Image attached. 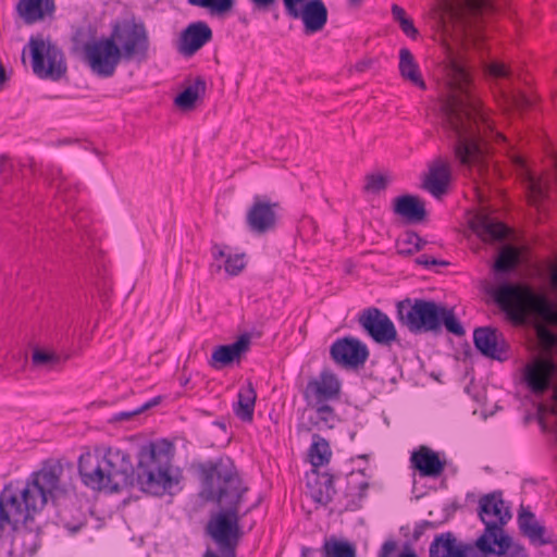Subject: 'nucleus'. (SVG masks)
Instances as JSON below:
<instances>
[{
    "label": "nucleus",
    "mask_w": 557,
    "mask_h": 557,
    "mask_svg": "<svg viewBox=\"0 0 557 557\" xmlns=\"http://www.w3.org/2000/svg\"><path fill=\"white\" fill-rule=\"evenodd\" d=\"M255 508V506L248 508L245 512H244V516L247 515L248 512H250L252 509Z\"/></svg>",
    "instance_id": "nucleus-59"
},
{
    "label": "nucleus",
    "mask_w": 557,
    "mask_h": 557,
    "mask_svg": "<svg viewBox=\"0 0 557 557\" xmlns=\"http://www.w3.org/2000/svg\"><path fill=\"white\" fill-rule=\"evenodd\" d=\"M35 540L36 539V535L32 532V531H27V530H20V531H16L14 536H13V545L16 546V545H22L23 547V553H34L35 552V546L32 544L29 546H25V542L26 540Z\"/></svg>",
    "instance_id": "nucleus-40"
},
{
    "label": "nucleus",
    "mask_w": 557,
    "mask_h": 557,
    "mask_svg": "<svg viewBox=\"0 0 557 557\" xmlns=\"http://www.w3.org/2000/svg\"><path fill=\"white\" fill-rule=\"evenodd\" d=\"M472 227L484 242H502L509 232L505 224L482 214L473 220Z\"/></svg>",
    "instance_id": "nucleus-22"
},
{
    "label": "nucleus",
    "mask_w": 557,
    "mask_h": 557,
    "mask_svg": "<svg viewBox=\"0 0 557 557\" xmlns=\"http://www.w3.org/2000/svg\"><path fill=\"white\" fill-rule=\"evenodd\" d=\"M486 74L495 79L508 78L510 70L503 63L492 62L486 67Z\"/></svg>",
    "instance_id": "nucleus-42"
},
{
    "label": "nucleus",
    "mask_w": 557,
    "mask_h": 557,
    "mask_svg": "<svg viewBox=\"0 0 557 557\" xmlns=\"http://www.w3.org/2000/svg\"><path fill=\"white\" fill-rule=\"evenodd\" d=\"M33 72L40 78L59 81L66 73V63L62 50L50 40L29 39Z\"/></svg>",
    "instance_id": "nucleus-10"
},
{
    "label": "nucleus",
    "mask_w": 557,
    "mask_h": 557,
    "mask_svg": "<svg viewBox=\"0 0 557 557\" xmlns=\"http://www.w3.org/2000/svg\"><path fill=\"white\" fill-rule=\"evenodd\" d=\"M450 180V170L447 163L437 162L431 166L423 187L434 197L438 198L447 191Z\"/></svg>",
    "instance_id": "nucleus-23"
},
{
    "label": "nucleus",
    "mask_w": 557,
    "mask_h": 557,
    "mask_svg": "<svg viewBox=\"0 0 557 557\" xmlns=\"http://www.w3.org/2000/svg\"><path fill=\"white\" fill-rule=\"evenodd\" d=\"M426 242L414 232H407L396 243L397 253L410 256L420 251Z\"/></svg>",
    "instance_id": "nucleus-32"
},
{
    "label": "nucleus",
    "mask_w": 557,
    "mask_h": 557,
    "mask_svg": "<svg viewBox=\"0 0 557 557\" xmlns=\"http://www.w3.org/2000/svg\"><path fill=\"white\" fill-rule=\"evenodd\" d=\"M305 0H283L286 13L293 18H301L306 34L321 30L327 22V9L322 0H310L302 9Z\"/></svg>",
    "instance_id": "nucleus-15"
},
{
    "label": "nucleus",
    "mask_w": 557,
    "mask_h": 557,
    "mask_svg": "<svg viewBox=\"0 0 557 557\" xmlns=\"http://www.w3.org/2000/svg\"><path fill=\"white\" fill-rule=\"evenodd\" d=\"M64 524H65V527H66V528L71 529L72 531H76V530H78V528H77V527L71 528L66 522H64Z\"/></svg>",
    "instance_id": "nucleus-58"
},
{
    "label": "nucleus",
    "mask_w": 557,
    "mask_h": 557,
    "mask_svg": "<svg viewBox=\"0 0 557 557\" xmlns=\"http://www.w3.org/2000/svg\"><path fill=\"white\" fill-rule=\"evenodd\" d=\"M441 305L421 298H406L397 304L399 322L411 333L440 332Z\"/></svg>",
    "instance_id": "nucleus-9"
},
{
    "label": "nucleus",
    "mask_w": 557,
    "mask_h": 557,
    "mask_svg": "<svg viewBox=\"0 0 557 557\" xmlns=\"http://www.w3.org/2000/svg\"><path fill=\"white\" fill-rule=\"evenodd\" d=\"M493 552H482L484 555L495 554L498 557H528L525 548L512 541L506 533L491 539Z\"/></svg>",
    "instance_id": "nucleus-27"
},
{
    "label": "nucleus",
    "mask_w": 557,
    "mask_h": 557,
    "mask_svg": "<svg viewBox=\"0 0 557 557\" xmlns=\"http://www.w3.org/2000/svg\"><path fill=\"white\" fill-rule=\"evenodd\" d=\"M110 37L115 40L123 61L144 63L149 59L150 37L143 20L132 16L115 22Z\"/></svg>",
    "instance_id": "nucleus-7"
},
{
    "label": "nucleus",
    "mask_w": 557,
    "mask_h": 557,
    "mask_svg": "<svg viewBox=\"0 0 557 557\" xmlns=\"http://www.w3.org/2000/svg\"><path fill=\"white\" fill-rule=\"evenodd\" d=\"M250 339L243 335L230 345L218 346L211 356L210 366L214 369H222L234 361H239L243 354L249 349Z\"/></svg>",
    "instance_id": "nucleus-19"
},
{
    "label": "nucleus",
    "mask_w": 557,
    "mask_h": 557,
    "mask_svg": "<svg viewBox=\"0 0 557 557\" xmlns=\"http://www.w3.org/2000/svg\"><path fill=\"white\" fill-rule=\"evenodd\" d=\"M342 383L330 369H324L315 377H311L302 392L307 409L313 412L310 422L319 430L333 429L338 421L332 403L339 400Z\"/></svg>",
    "instance_id": "nucleus-6"
},
{
    "label": "nucleus",
    "mask_w": 557,
    "mask_h": 557,
    "mask_svg": "<svg viewBox=\"0 0 557 557\" xmlns=\"http://www.w3.org/2000/svg\"><path fill=\"white\" fill-rule=\"evenodd\" d=\"M398 557H418V556L414 553L409 552V553L400 554Z\"/></svg>",
    "instance_id": "nucleus-56"
},
{
    "label": "nucleus",
    "mask_w": 557,
    "mask_h": 557,
    "mask_svg": "<svg viewBox=\"0 0 557 557\" xmlns=\"http://www.w3.org/2000/svg\"><path fill=\"white\" fill-rule=\"evenodd\" d=\"M55 171H57V174H58V178H60L61 181H63V180H64V177H63V175H62L61 170H60V169H55Z\"/></svg>",
    "instance_id": "nucleus-57"
},
{
    "label": "nucleus",
    "mask_w": 557,
    "mask_h": 557,
    "mask_svg": "<svg viewBox=\"0 0 557 557\" xmlns=\"http://www.w3.org/2000/svg\"><path fill=\"white\" fill-rule=\"evenodd\" d=\"M199 474L200 496L221 507V510L208 520L206 534L216 545L219 553L234 557L244 535L239 506L249 488L230 457H220L201 463Z\"/></svg>",
    "instance_id": "nucleus-2"
},
{
    "label": "nucleus",
    "mask_w": 557,
    "mask_h": 557,
    "mask_svg": "<svg viewBox=\"0 0 557 557\" xmlns=\"http://www.w3.org/2000/svg\"><path fill=\"white\" fill-rule=\"evenodd\" d=\"M364 343L352 336L337 338L330 347V356L337 364L346 369H359L369 358Z\"/></svg>",
    "instance_id": "nucleus-14"
},
{
    "label": "nucleus",
    "mask_w": 557,
    "mask_h": 557,
    "mask_svg": "<svg viewBox=\"0 0 557 557\" xmlns=\"http://www.w3.org/2000/svg\"><path fill=\"white\" fill-rule=\"evenodd\" d=\"M115 44L110 35L85 44V62L98 77H112L120 62L123 61Z\"/></svg>",
    "instance_id": "nucleus-11"
},
{
    "label": "nucleus",
    "mask_w": 557,
    "mask_h": 557,
    "mask_svg": "<svg viewBox=\"0 0 557 557\" xmlns=\"http://www.w3.org/2000/svg\"><path fill=\"white\" fill-rule=\"evenodd\" d=\"M369 488V482L368 481H361L358 483V495L360 498L366 496L367 490Z\"/></svg>",
    "instance_id": "nucleus-50"
},
{
    "label": "nucleus",
    "mask_w": 557,
    "mask_h": 557,
    "mask_svg": "<svg viewBox=\"0 0 557 557\" xmlns=\"http://www.w3.org/2000/svg\"><path fill=\"white\" fill-rule=\"evenodd\" d=\"M411 468L416 470L421 478H440L446 467V460L442 459L440 454L429 446L421 445L410 456Z\"/></svg>",
    "instance_id": "nucleus-16"
},
{
    "label": "nucleus",
    "mask_w": 557,
    "mask_h": 557,
    "mask_svg": "<svg viewBox=\"0 0 557 557\" xmlns=\"http://www.w3.org/2000/svg\"><path fill=\"white\" fill-rule=\"evenodd\" d=\"M4 163V160L1 158L0 159V166Z\"/></svg>",
    "instance_id": "nucleus-62"
},
{
    "label": "nucleus",
    "mask_w": 557,
    "mask_h": 557,
    "mask_svg": "<svg viewBox=\"0 0 557 557\" xmlns=\"http://www.w3.org/2000/svg\"><path fill=\"white\" fill-rule=\"evenodd\" d=\"M520 166L523 172L522 180L525 186L528 200L532 206L539 208L548 197L550 182L547 177L536 176L533 174L522 161H520Z\"/></svg>",
    "instance_id": "nucleus-21"
},
{
    "label": "nucleus",
    "mask_w": 557,
    "mask_h": 557,
    "mask_svg": "<svg viewBox=\"0 0 557 557\" xmlns=\"http://www.w3.org/2000/svg\"><path fill=\"white\" fill-rule=\"evenodd\" d=\"M393 211L408 223L422 222L426 216L424 201L414 195H403L393 201Z\"/></svg>",
    "instance_id": "nucleus-20"
},
{
    "label": "nucleus",
    "mask_w": 557,
    "mask_h": 557,
    "mask_svg": "<svg viewBox=\"0 0 557 557\" xmlns=\"http://www.w3.org/2000/svg\"><path fill=\"white\" fill-rule=\"evenodd\" d=\"M325 493H323L322 491H319L317 493H313L312 494V497L315 502L320 503V504H329L331 500H332V493H334V488H333V481L331 478H329L326 481H325Z\"/></svg>",
    "instance_id": "nucleus-44"
},
{
    "label": "nucleus",
    "mask_w": 557,
    "mask_h": 557,
    "mask_svg": "<svg viewBox=\"0 0 557 557\" xmlns=\"http://www.w3.org/2000/svg\"><path fill=\"white\" fill-rule=\"evenodd\" d=\"M280 209L278 202L271 201L267 197L256 196L246 213L247 227L257 235L273 231L277 224Z\"/></svg>",
    "instance_id": "nucleus-13"
},
{
    "label": "nucleus",
    "mask_w": 557,
    "mask_h": 557,
    "mask_svg": "<svg viewBox=\"0 0 557 557\" xmlns=\"http://www.w3.org/2000/svg\"><path fill=\"white\" fill-rule=\"evenodd\" d=\"M245 267V253L227 255L224 269L230 275H238Z\"/></svg>",
    "instance_id": "nucleus-38"
},
{
    "label": "nucleus",
    "mask_w": 557,
    "mask_h": 557,
    "mask_svg": "<svg viewBox=\"0 0 557 557\" xmlns=\"http://www.w3.org/2000/svg\"><path fill=\"white\" fill-rule=\"evenodd\" d=\"M449 0H441L443 5H447ZM471 4L475 7H485L488 5L490 0H468Z\"/></svg>",
    "instance_id": "nucleus-51"
},
{
    "label": "nucleus",
    "mask_w": 557,
    "mask_h": 557,
    "mask_svg": "<svg viewBox=\"0 0 557 557\" xmlns=\"http://www.w3.org/2000/svg\"><path fill=\"white\" fill-rule=\"evenodd\" d=\"M366 190L371 193H380L387 186L386 177L381 174H370L367 176Z\"/></svg>",
    "instance_id": "nucleus-39"
},
{
    "label": "nucleus",
    "mask_w": 557,
    "mask_h": 557,
    "mask_svg": "<svg viewBox=\"0 0 557 557\" xmlns=\"http://www.w3.org/2000/svg\"><path fill=\"white\" fill-rule=\"evenodd\" d=\"M498 333L491 327H478L473 333L474 345L484 356L496 359H507V345L498 339Z\"/></svg>",
    "instance_id": "nucleus-18"
},
{
    "label": "nucleus",
    "mask_w": 557,
    "mask_h": 557,
    "mask_svg": "<svg viewBox=\"0 0 557 557\" xmlns=\"http://www.w3.org/2000/svg\"><path fill=\"white\" fill-rule=\"evenodd\" d=\"M255 9L259 11H270L277 2V0H250Z\"/></svg>",
    "instance_id": "nucleus-46"
},
{
    "label": "nucleus",
    "mask_w": 557,
    "mask_h": 557,
    "mask_svg": "<svg viewBox=\"0 0 557 557\" xmlns=\"http://www.w3.org/2000/svg\"><path fill=\"white\" fill-rule=\"evenodd\" d=\"M203 557H226V555L224 553L213 552L209 548L206 550ZM234 557H236V554H234Z\"/></svg>",
    "instance_id": "nucleus-53"
},
{
    "label": "nucleus",
    "mask_w": 557,
    "mask_h": 557,
    "mask_svg": "<svg viewBox=\"0 0 557 557\" xmlns=\"http://www.w3.org/2000/svg\"><path fill=\"white\" fill-rule=\"evenodd\" d=\"M518 524L520 531L530 540H541V543H546L542 540L544 528L536 522L534 515L530 510L521 507L518 515Z\"/></svg>",
    "instance_id": "nucleus-30"
},
{
    "label": "nucleus",
    "mask_w": 557,
    "mask_h": 557,
    "mask_svg": "<svg viewBox=\"0 0 557 557\" xmlns=\"http://www.w3.org/2000/svg\"><path fill=\"white\" fill-rule=\"evenodd\" d=\"M399 72L403 78L416 86L425 89V83L419 72V66L409 49L401 48L399 51Z\"/></svg>",
    "instance_id": "nucleus-28"
},
{
    "label": "nucleus",
    "mask_w": 557,
    "mask_h": 557,
    "mask_svg": "<svg viewBox=\"0 0 557 557\" xmlns=\"http://www.w3.org/2000/svg\"><path fill=\"white\" fill-rule=\"evenodd\" d=\"M363 331L377 344L391 345L397 338V331L389 317L375 307H369L357 319Z\"/></svg>",
    "instance_id": "nucleus-12"
},
{
    "label": "nucleus",
    "mask_w": 557,
    "mask_h": 557,
    "mask_svg": "<svg viewBox=\"0 0 557 557\" xmlns=\"http://www.w3.org/2000/svg\"><path fill=\"white\" fill-rule=\"evenodd\" d=\"M32 361L37 367L53 368L60 362V357L53 352L35 349L32 356Z\"/></svg>",
    "instance_id": "nucleus-37"
},
{
    "label": "nucleus",
    "mask_w": 557,
    "mask_h": 557,
    "mask_svg": "<svg viewBox=\"0 0 557 557\" xmlns=\"http://www.w3.org/2000/svg\"><path fill=\"white\" fill-rule=\"evenodd\" d=\"M219 426L225 428L224 423H218Z\"/></svg>",
    "instance_id": "nucleus-63"
},
{
    "label": "nucleus",
    "mask_w": 557,
    "mask_h": 557,
    "mask_svg": "<svg viewBox=\"0 0 557 557\" xmlns=\"http://www.w3.org/2000/svg\"><path fill=\"white\" fill-rule=\"evenodd\" d=\"M209 0H188V3L195 7L206 8Z\"/></svg>",
    "instance_id": "nucleus-54"
},
{
    "label": "nucleus",
    "mask_w": 557,
    "mask_h": 557,
    "mask_svg": "<svg viewBox=\"0 0 557 557\" xmlns=\"http://www.w3.org/2000/svg\"><path fill=\"white\" fill-rule=\"evenodd\" d=\"M437 317L440 330L442 329V325H444L449 333L456 336H462L465 334V329L456 318L453 309H448L441 305V310Z\"/></svg>",
    "instance_id": "nucleus-35"
},
{
    "label": "nucleus",
    "mask_w": 557,
    "mask_h": 557,
    "mask_svg": "<svg viewBox=\"0 0 557 557\" xmlns=\"http://www.w3.org/2000/svg\"><path fill=\"white\" fill-rule=\"evenodd\" d=\"M478 516L485 525L483 534L476 540L480 552H493L490 541L505 533L504 527L511 519L510 508L505 505L500 492L483 495L479 499Z\"/></svg>",
    "instance_id": "nucleus-8"
},
{
    "label": "nucleus",
    "mask_w": 557,
    "mask_h": 557,
    "mask_svg": "<svg viewBox=\"0 0 557 557\" xmlns=\"http://www.w3.org/2000/svg\"><path fill=\"white\" fill-rule=\"evenodd\" d=\"M212 256L215 260L227 257L225 252V247L214 244L211 248Z\"/></svg>",
    "instance_id": "nucleus-49"
},
{
    "label": "nucleus",
    "mask_w": 557,
    "mask_h": 557,
    "mask_svg": "<svg viewBox=\"0 0 557 557\" xmlns=\"http://www.w3.org/2000/svg\"><path fill=\"white\" fill-rule=\"evenodd\" d=\"M436 528H437V523L428 521V520H422L416 524V527L413 529L412 537H413V540L418 541L428 529H436Z\"/></svg>",
    "instance_id": "nucleus-45"
},
{
    "label": "nucleus",
    "mask_w": 557,
    "mask_h": 557,
    "mask_svg": "<svg viewBox=\"0 0 557 557\" xmlns=\"http://www.w3.org/2000/svg\"><path fill=\"white\" fill-rule=\"evenodd\" d=\"M397 548L395 541H386L381 547L377 557H389Z\"/></svg>",
    "instance_id": "nucleus-47"
},
{
    "label": "nucleus",
    "mask_w": 557,
    "mask_h": 557,
    "mask_svg": "<svg viewBox=\"0 0 557 557\" xmlns=\"http://www.w3.org/2000/svg\"><path fill=\"white\" fill-rule=\"evenodd\" d=\"M235 0H209L205 9L212 13L223 14L233 9Z\"/></svg>",
    "instance_id": "nucleus-41"
},
{
    "label": "nucleus",
    "mask_w": 557,
    "mask_h": 557,
    "mask_svg": "<svg viewBox=\"0 0 557 557\" xmlns=\"http://www.w3.org/2000/svg\"><path fill=\"white\" fill-rule=\"evenodd\" d=\"M78 473L87 487L109 493L138 486L145 493L162 496L177 484L169 455L153 445L140 449L136 470L129 454L120 448L107 447L102 454L88 450L78 458Z\"/></svg>",
    "instance_id": "nucleus-1"
},
{
    "label": "nucleus",
    "mask_w": 557,
    "mask_h": 557,
    "mask_svg": "<svg viewBox=\"0 0 557 557\" xmlns=\"http://www.w3.org/2000/svg\"><path fill=\"white\" fill-rule=\"evenodd\" d=\"M416 262L418 264H421V265H425V267H429V265H435V264H446V262L444 261H437L436 259L434 258H431L426 255H421L419 256L417 259H416Z\"/></svg>",
    "instance_id": "nucleus-48"
},
{
    "label": "nucleus",
    "mask_w": 557,
    "mask_h": 557,
    "mask_svg": "<svg viewBox=\"0 0 557 557\" xmlns=\"http://www.w3.org/2000/svg\"><path fill=\"white\" fill-rule=\"evenodd\" d=\"M349 1H350V2H352V3H359V2H361L362 0H349Z\"/></svg>",
    "instance_id": "nucleus-60"
},
{
    "label": "nucleus",
    "mask_w": 557,
    "mask_h": 557,
    "mask_svg": "<svg viewBox=\"0 0 557 557\" xmlns=\"http://www.w3.org/2000/svg\"><path fill=\"white\" fill-rule=\"evenodd\" d=\"M8 76L4 66L0 63V89H3V85L7 82Z\"/></svg>",
    "instance_id": "nucleus-52"
},
{
    "label": "nucleus",
    "mask_w": 557,
    "mask_h": 557,
    "mask_svg": "<svg viewBox=\"0 0 557 557\" xmlns=\"http://www.w3.org/2000/svg\"><path fill=\"white\" fill-rule=\"evenodd\" d=\"M321 552L323 557H356V547L352 544L335 537L325 540Z\"/></svg>",
    "instance_id": "nucleus-31"
},
{
    "label": "nucleus",
    "mask_w": 557,
    "mask_h": 557,
    "mask_svg": "<svg viewBox=\"0 0 557 557\" xmlns=\"http://www.w3.org/2000/svg\"><path fill=\"white\" fill-rule=\"evenodd\" d=\"M392 14L394 20L399 24V27L401 30L410 38L414 39L417 38L419 32L414 27L413 22L410 17L407 16L406 11L397 5L393 4L392 7Z\"/></svg>",
    "instance_id": "nucleus-36"
},
{
    "label": "nucleus",
    "mask_w": 557,
    "mask_h": 557,
    "mask_svg": "<svg viewBox=\"0 0 557 557\" xmlns=\"http://www.w3.org/2000/svg\"><path fill=\"white\" fill-rule=\"evenodd\" d=\"M315 441H313L310 447V459L313 467H322L327 463L331 457V449L329 443L320 437L314 436Z\"/></svg>",
    "instance_id": "nucleus-34"
},
{
    "label": "nucleus",
    "mask_w": 557,
    "mask_h": 557,
    "mask_svg": "<svg viewBox=\"0 0 557 557\" xmlns=\"http://www.w3.org/2000/svg\"><path fill=\"white\" fill-rule=\"evenodd\" d=\"M206 91V82L202 77H197L190 86L185 88L175 98V104L182 110H191L198 98Z\"/></svg>",
    "instance_id": "nucleus-29"
},
{
    "label": "nucleus",
    "mask_w": 557,
    "mask_h": 557,
    "mask_svg": "<svg viewBox=\"0 0 557 557\" xmlns=\"http://www.w3.org/2000/svg\"><path fill=\"white\" fill-rule=\"evenodd\" d=\"M450 95L444 104L446 126L455 137L454 151L459 163L473 180L483 178L488 171V150L480 124L485 117L469 92L470 77L458 64L451 66Z\"/></svg>",
    "instance_id": "nucleus-3"
},
{
    "label": "nucleus",
    "mask_w": 557,
    "mask_h": 557,
    "mask_svg": "<svg viewBox=\"0 0 557 557\" xmlns=\"http://www.w3.org/2000/svg\"><path fill=\"white\" fill-rule=\"evenodd\" d=\"M493 297L517 323L524 322L528 315L557 323V305L546 295L536 294L528 286L504 283L494 289Z\"/></svg>",
    "instance_id": "nucleus-5"
},
{
    "label": "nucleus",
    "mask_w": 557,
    "mask_h": 557,
    "mask_svg": "<svg viewBox=\"0 0 557 557\" xmlns=\"http://www.w3.org/2000/svg\"><path fill=\"white\" fill-rule=\"evenodd\" d=\"M237 398V403L233 407L235 416L244 422H251L253 419L257 393L250 381L239 388Z\"/></svg>",
    "instance_id": "nucleus-26"
},
{
    "label": "nucleus",
    "mask_w": 557,
    "mask_h": 557,
    "mask_svg": "<svg viewBox=\"0 0 557 557\" xmlns=\"http://www.w3.org/2000/svg\"><path fill=\"white\" fill-rule=\"evenodd\" d=\"M519 263V251L507 246L503 248L494 263V271L497 273H508L512 271Z\"/></svg>",
    "instance_id": "nucleus-33"
},
{
    "label": "nucleus",
    "mask_w": 557,
    "mask_h": 557,
    "mask_svg": "<svg viewBox=\"0 0 557 557\" xmlns=\"http://www.w3.org/2000/svg\"><path fill=\"white\" fill-rule=\"evenodd\" d=\"M158 403H159V398H153V399L145 403L144 405H141L140 407H138L137 409H135L133 411H122V412L117 413L115 416V420H119V421L129 420L132 417L141 413L143 411L151 408L152 406L157 405Z\"/></svg>",
    "instance_id": "nucleus-43"
},
{
    "label": "nucleus",
    "mask_w": 557,
    "mask_h": 557,
    "mask_svg": "<svg viewBox=\"0 0 557 557\" xmlns=\"http://www.w3.org/2000/svg\"><path fill=\"white\" fill-rule=\"evenodd\" d=\"M212 30L206 22L189 24L181 34L177 50L184 57H191L212 39Z\"/></svg>",
    "instance_id": "nucleus-17"
},
{
    "label": "nucleus",
    "mask_w": 557,
    "mask_h": 557,
    "mask_svg": "<svg viewBox=\"0 0 557 557\" xmlns=\"http://www.w3.org/2000/svg\"><path fill=\"white\" fill-rule=\"evenodd\" d=\"M64 468L59 461H47L25 482H10L0 493V534L9 523L33 520L47 503L55 506L74 494V486L63 482Z\"/></svg>",
    "instance_id": "nucleus-4"
},
{
    "label": "nucleus",
    "mask_w": 557,
    "mask_h": 557,
    "mask_svg": "<svg viewBox=\"0 0 557 557\" xmlns=\"http://www.w3.org/2000/svg\"><path fill=\"white\" fill-rule=\"evenodd\" d=\"M521 99H522V101H523L525 104H528V103H529L528 99H525L524 97H521Z\"/></svg>",
    "instance_id": "nucleus-61"
},
{
    "label": "nucleus",
    "mask_w": 557,
    "mask_h": 557,
    "mask_svg": "<svg viewBox=\"0 0 557 557\" xmlns=\"http://www.w3.org/2000/svg\"><path fill=\"white\" fill-rule=\"evenodd\" d=\"M54 0H20L16 10L21 17L32 24L54 11Z\"/></svg>",
    "instance_id": "nucleus-25"
},
{
    "label": "nucleus",
    "mask_w": 557,
    "mask_h": 557,
    "mask_svg": "<svg viewBox=\"0 0 557 557\" xmlns=\"http://www.w3.org/2000/svg\"><path fill=\"white\" fill-rule=\"evenodd\" d=\"M550 280L554 288L557 292V269L553 271Z\"/></svg>",
    "instance_id": "nucleus-55"
},
{
    "label": "nucleus",
    "mask_w": 557,
    "mask_h": 557,
    "mask_svg": "<svg viewBox=\"0 0 557 557\" xmlns=\"http://www.w3.org/2000/svg\"><path fill=\"white\" fill-rule=\"evenodd\" d=\"M524 376L528 386L534 394L542 395L550 386L552 371L550 367L545 362L528 366Z\"/></svg>",
    "instance_id": "nucleus-24"
}]
</instances>
